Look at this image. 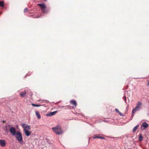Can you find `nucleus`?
I'll return each instance as SVG.
<instances>
[{
  "label": "nucleus",
  "instance_id": "f257e3e1",
  "mask_svg": "<svg viewBox=\"0 0 149 149\" xmlns=\"http://www.w3.org/2000/svg\"><path fill=\"white\" fill-rule=\"evenodd\" d=\"M21 125L24 128L23 131L25 135L27 136H29L31 133V132L29 131L31 129L30 126L24 123L21 124Z\"/></svg>",
  "mask_w": 149,
  "mask_h": 149
},
{
  "label": "nucleus",
  "instance_id": "f03ea898",
  "mask_svg": "<svg viewBox=\"0 0 149 149\" xmlns=\"http://www.w3.org/2000/svg\"><path fill=\"white\" fill-rule=\"evenodd\" d=\"M52 129L57 134H61L63 133V132L61 127L59 125H57L55 127H53L52 128Z\"/></svg>",
  "mask_w": 149,
  "mask_h": 149
},
{
  "label": "nucleus",
  "instance_id": "7ed1b4c3",
  "mask_svg": "<svg viewBox=\"0 0 149 149\" xmlns=\"http://www.w3.org/2000/svg\"><path fill=\"white\" fill-rule=\"evenodd\" d=\"M14 136H15L17 140L21 143H22L23 140L21 133L19 131H17L16 133V134Z\"/></svg>",
  "mask_w": 149,
  "mask_h": 149
},
{
  "label": "nucleus",
  "instance_id": "20e7f679",
  "mask_svg": "<svg viewBox=\"0 0 149 149\" xmlns=\"http://www.w3.org/2000/svg\"><path fill=\"white\" fill-rule=\"evenodd\" d=\"M142 105V103L140 101H138L136 106L135 108L133 109L132 111V114H134L136 112V111L141 108V107Z\"/></svg>",
  "mask_w": 149,
  "mask_h": 149
},
{
  "label": "nucleus",
  "instance_id": "39448f33",
  "mask_svg": "<svg viewBox=\"0 0 149 149\" xmlns=\"http://www.w3.org/2000/svg\"><path fill=\"white\" fill-rule=\"evenodd\" d=\"M9 131L11 134L14 136L16 134V131L15 129L13 127H11L9 129Z\"/></svg>",
  "mask_w": 149,
  "mask_h": 149
},
{
  "label": "nucleus",
  "instance_id": "423d86ee",
  "mask_svg": "<svg viewBox=\"0 0 149 149\" xmlns=\"http://www.w3.org/2000/svg\"><path fill=\"white\" fill-rule=\"evenodd\" d=\"M148 126L149 125L147 123L145 122H144L142 123V125H141V128L143 127V129H146L148 127Z\"/></svg>",
  "mask_w": 149,
  "mask_h": 149
},
{
  "label": "nucleus",
  "instance_id": "0eeeda50",
  "mask_svg": "<svg viewBox=\"0 0 149 149\" xmlns=\"http://www.w3.org/2000/svg\"><path fill=\"white\" fill-rule=\"evenodd\" d=\"M70 102L71 104H72L73 105H74V106L73 107V108L74 107H75L77 105V103L75 100H72L70 101Z\"/></svg>",
  "mask_w": 149,
  "mask_h": 149
},
{
  "label": "nucleus",
  "instance_id": "6e6552de",
  "mask_svg": "<svg viewBox=\"0 0 149 149\" xmlns=\"http://www.w3.org/2000/svg\"><path fill=\"white\" fill-rule=\"evenodd\" d=\"M0 145L2 147H4L6 145V142L4 140H0Z\"/></svg>",
  "mask_w": 149,
  "mask_h": 149
},
{
  "label": "nucleus",
  "instance_id": "1a4fd4ad",
  "mask_svg": "<svg viewBox=\"0 0 149 149\" xmlns=\"http://www.w3.org/2000/svg\"><path fill=\"white\" fill-rule=\"evenodd\" d=\"M56 111H54L48 113L47 114L46 116H52L54 115L56 113Z\"/></svg>",
  "mask_w": 149,
  "mask_h": 149
},
{
  "label": "nucleus",
  "instance_id": "9d476101",
  "mask_svg": "<svg viewBox=\"0 0 149 149\" xmlns=\"http://www.w3.org/2000/svg\"><path fill=\"white\" fill-rule=\"evenodd\" d=\"M38 5L40 6L42 10H43L46 8V6L44 4H38Z\"/></svg>",
  "mask_w": 149,
  "mask_h": 149
},
{
  "label": "nucleus",
  "instance_id": "9b49d317",
  "mask_svg": "<svg viewBox=\"0 0 149 149\" xmlns=\"http://www.w3.org/2000/svg\"><path fill=\"white\" fill-rule=\"evenodd\" d=\"M96 138H98V139H105V138L104 137H102V136H94L93 137V139H95Z\"/></svg>",
  "mask_w": 149,
  "mask_h": 149
},
{
  "label": "nucleus",
  "instance_id": "f8f14e48",
  "mask_svg": "<svg viewBox=\"0 0 149 149\" xmlns=\"http://www.w3.org/2000/svg\"><path fill=\"white\" fill-rule=\"evenodd\" d=\"M37 116V117L38 119H40L41 118V116L40 115L39 113V112L38 111H36L35 112Z\"/></svg>",
  "mask_w": 149,
  "mask_h": 149
},
{
  "label": "nucleus",
  "instance_id": "ddd939ff",
  "mask_svg": "<svg viewBox=\"0 0 149 149\" xmlns=\"http://www.w3.org/2000/svg\"><path fill=\"white\" fill-rule=\"evenodd\" d=\"M26 92L25 91H24V92L20 93V95L22 97H23L26 95Z\"/></svg>",
  "mask_w": 149,
  "mask_h": 149
},
{
  "label": "nucleus",
  "instance_id": "4468645a",
  "mask_svg": "<svg viewBox=\"0 0 149 149\" xmlns=\"http://www.w3.org/2000/svg\"><path fill=\"white\" fill-rule=\"evenodd\" d=\"M139 126V125H138L136 126H135L133 128V132H135L136 131V130L137 129L138 127Z\"/></svg>",
  "mask_w": 149,
  "mask_h": 149
},
{
  "label": "nucleus",
  "instance_id": "2eb2a0df",
  "mask_svg": "<svg viewBox=\"0 0 149 149\" xmlns=\"http://www.w3.org/2000/svg\"><path fill=\"white\" fill-rule=\"evenodd\" d=\"M143 138V137L142 136V134H140V135L139 137V140L140 141H142Z\"/></svg>",
  "mask_w": 149,
  "mask_h": 149
},
{
  "label": "nucleus",
  "instance_id": "dca6fc26",
  "mask_svg": "<svg viewBox=\"0 0 149 149\" xmlns=\"http://www.w3.org/2000/svg\"><path fill=\"white\" fill-rule=\"evenodd\" d=\"M42 12L44 13H46L48 12V11L47 10L44 9L43 10H42Z\"/></svg>",
  "mask_w": 149,
  "mask_h": 149
},
{
  "label": "nucleus",
  "instance_id": "f3484780",
  "mask_svg": "<svg viewBox=\"0 0 149 149\" xmlns=\"http://www.w3.org/2000/svg\"><path fill=\"white\" fill-rule=\"evenodd\" d=\"M31 104L34 107H39L40 106V105L36 104H33V103H32Z\"/></svg>",
  "mask_w": 149,
  "mask_h": 149
},
{
  "label": "nucleus",
  "instance_id": "a211bd4d",
  "mask_svg": "<svg viewBox=\"0 0 149 149\" xmlns=\"http://www.w3.org/2000/svg\"><path fill=\"white\" fill-rule=\"evenodd\" d=\"M4 5V3L3 1H0V6L3 7Z\"/></svg>",
  "mask_w": 149,
  "mask_h": 149
},
{
  "label": "nucleus",
  "instance_id": "6ab92c4d",
  "mask_svg": "<svg viewBox=\"0 0 149 149\" xmlns=\"http://www.w3.org/2000/svg\"><path fill=\"white\" fill-rule=\"evenodd\" d=\"M28 10V8H26L24 9V12H26Z\"/></svg>",
  "mask_w": 149,
  "mask_h": 149
},
{
  "label": "nucleus",
  "instance_id": "aec40b11",
  "mask_svg": "<svg viewBox=\"0 0 149 149\" xmlns=\"http://www.w3.org/2000/svg\"><path fill=\"white\" fill-rule=\"evenodd\" d=\"M119 114L121 116H123V114H122L121 113L119 112Z\"/></svg>",
  "mask_w": 149,
  "mask_h": 149
},
{
  "label": "nucleus",
  "instance_id": "412c9836",
  "mask_svg": "<svg viewBox=\"0 0 149 149\" xmlns=\"http://www.w3.org/2000/svg\"><path fill=\"white\" fill-rule=\"evenodd\" d=\"M115 111L117 113H119V112H120L118 110V109H115Z\"/></svg>",
  "mask_w": 149,
  "mask_h": 149
},
{
  "label": "nucleus",
  "instance_id": "4be33fe9",
  "mask_svg": "<svg viewBox=\"0 0 149 149\" xmlns=\"http://www.w3.org/2000/svg\"><path fill=\"white\" fill-rule=\"evenodd\" d=\"M123 98L124 99L125 102L126 103V97L125 96H124L123 97Z\"/></svg>",
  "mask_w": 149,
  "mask_h": 149
},
{
  "label": "nucleus",
  "instance_id": "5701e85b",
  "mask_svg": "<svg viewBox=\"0 0 149 149\" xmlns=\"http://www.w3.org/2000/svg\"><path fill=\"white\" fill-rule=\"evenodd\" d=\"M148 85H149V82H148Z\"/></svg>",
  "mask_w": 149,
  "mask_h": 149
},
{
  "label": "nucleus",
  "instance_id": "b1692460",
  "mask_svg": "<svg viewBox=\"0 0 149 149\" xmlns=\"http://www.w3.org/2000/svg\"><path fill=\"white\" fill-rule=\"evenodd\" d=\"M148 102H149V101H148Z\"/></svg>",
  "mask_w": 149,
  "mask_h": 149
}]
</instances>
